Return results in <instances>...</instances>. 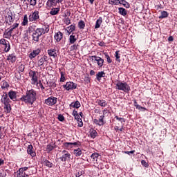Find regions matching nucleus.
Masks as SVG:
<instances>
[{
	"instance_id": "f257e3e1",
	"label": "nucleus",
	"mask_w": 177,
	"mask_h": 177,
	"mask_svg": "<svg viewBox=\"0 0 177 177\" xmlns=\"http://www.w3.org/2000/svg\"><path fill=\"white\" fill-rule=\"evenodd\" d=\"M21 102H24L27 104H34V102L37 100V91L34 89L27 91L25 95H23L21 99Z\"/></svg>"
},
{
	"instance_id": "f03ea898",
	"label": "nucleus",
	"mask_w": 177,
	"mask_h": 177,
	"mask_svg": "<svg viewBox=\"0 0 177 177\" xmlns=\"http://www.w3.org/2000/svg\"><path fill=\"white\" fill-rule=\"evenodd\" d=\"M46 32H49V27L45 26V28H37L32 35L33 42H39V37L44 34H46Z\"/></svg>"
},
{
	"instance_id": "7ed1b4c3",
	"label": "nucleus",
	"mask_w": 177,
	"mask_h": 177,
	"mask_svg": "<svg viewBox=\"0 0 177 177\" xmlns=\"http://www.w3.org/2000/svg\"><path fill=\"white\" fill-rule=\"evenodd\" d=\"M1 103L4 104V111L5 113H9L10 111H12V106L10 105V103H12V101L10 100V98H9L8 95L6 93H3V94L1 95Z\"/></svg>"
},
{
	"instance_id": "20e7f679",
	"label": "nucleus",
	"mask_w": 177,
	"mask_h": 177,
	"mask_svg": "<svg viewBox=\"0 0 177 177\" xmlns=\"http://www.w3.org/2000/svg\"><path fill=\"white\" fill-rule=\"evenodd\" d=\"M115 88L116 89H118V91H122L125 93H129L131 91V86H129V84L125 82H118Z\"/></svg>"
},
{
	"instance_id": "39448f33",
	"label": "nucleus",
	"mask_w": 177,
	"mask_h": 177,
	"mask_svg": "<svg viewBox=\"0 0 177 177\" xmlns=\"http://www.w3.org/2000/svg\"><path fill=\"white\" fill-rule=\"evenodd\" d=\"M90 59H91L92 62H94V63H97L99 68H102L103 67V64H104V59L102 57L93 55L90 57Z\"/></svg>"
},
{
	"instance_id": "423d86ee",
	"label": "nucleus",
	"mask_w": 177,
	"mask_h": 177,
	"mask_svg": "<svg viewBox=\"0 0 177 177\" xmlns=\"http://www.w3.org/2000/svg\"><path fill=\"white\" fill-rule=\"evenodd\" d=\"M62 156L59 158V160L62 161V162H66V161H70L71 160V153L66 150H63L61 151Z\"/></svg>"
},
{
	"instance_id": "0eeeda50",
	"label": "nucleus",
	"mask_w": 177,
	"mask_h": 177,
	"mask_svg": "<svg viewBox=\"0 0 177 177\" xmlns=\"http://www.w3.org/2000/svg\"><path fill=\"white\" fill-rule=\"evenodd\" d=\"M29 76L31 78L32 85H35V84L38 83V72L30 71Z\"/></svg>"
},
{
	"instance_id": "6e6552de",
	"label": "nucleus",
	"mask_w": 177,
	"mask_h": 177,
	"mask_svg": "<svg viewBox=\"0 0 177 177\" xmlns=\"http://www.w3.org/2000/svg\"><path fill=\"white\" fill-rule=\"evenodd\" d=\"M29 21H38L39 20V12L35 10V12H30L28 17Z\"/></svg>"
},
{
	"instance_id": "1a4fd4ad",
	"label": "nucleus",
	"mask_w": 177,
	"mask_h": 177,
	"mask_svg": "<svg viewBox=\"0 0 177 177\" xmlns=\"http://www.w3.org/2000/svg\"><path fill=\"white\" fill-rule=\"evenodd\" d=\"M62 86L66 91H74V89H77V84L73 82H67L66 84H64Z\"/></svg>"
},
{
	"instance_id": "9d476101",
	"label": "nucleus",
	"mask_w": 177,
	"mask_h": 177,
	"mask_svg": "<svg viewBox=\"0 0 177 177\" xmlns=\"http://www.w3.org/2000/svg\"><path fill=\"white\" fill-rule=\"evenodd\" d=\"M44 103L47 104V106H55V104L57 103V97L53 96L49 97L45 100Z\"/></svg>"
},
{
	"instance_id": "9b49d317",
	"label": "nucleus",
	"mask_w": 177,
	"mask_h": 177,
	"mask_svg": "<svg viewBox=\"0 0 177 177\" xmlns=\"http://www.w3.org/2000/svg\"><path fill=\"white\" fill-rule=\"evenodd\" d=\"M28 169V167H21L19 171H17V177H26L28 175L26 174V171Z\"/></svg>"
},
{
	"instance_id": "f8f14e48",
	"label": "nucleus",
	"mask_w": 177,
	"mask_h": 177,
	"mask_svg": "<svg viewBox=\"0 0 177 177\" xmlns=\"http://www.w3.org/2000/svg\"><path fill=\"white\" fill-rule=\"evenodd\" d=\"M62 2H63V0H48L47 5L50 8L53 6H59Z\"/></svg>"
},
{
	"instance_id": "ddd939ff",
	"label": "nucleus",
	"mask_w": 177,
	"mask_h": 177,
	"mask_svg": "<svg viewBox=\"0 0 177 177\" xmlns=\"http://www.w3.org/2000/svg\"><path fill=\"white\" fill-rule=\"evenodd\" d=\"M54 39L56 41V42L59 44V42H61L63 39V33L60 31L55 32L54 35Z\"/></svg>"
},
{
	"instance_id": "4468645a",
	"label": "nucleus",
	"mask_w": 177,
	"mask_h": 177,
	"mask_svg": "<svg viewBox=\"0 0 177 177\" xmlns=\"http://www.w3.org/2000/svg\"><path fill=\"white\" fill-rule=\"evenodd\" d=\"M8 97L13 102H16L17 100V93L14 91H10L8 94Z\"/></svg>"
},
{
	"instance_id": "2eb2a0df",
	"label": "nucleus",
	"mask_w": 177,
	"mask_h": 177,
	"mask_svg": "<svg viewBox=\"0 0 177 177\" xmlns=\"http://www.w3.org/2000/svg\"><path fill=\"white\" fill-rule=\"evenodd\" d=\"M77 39H78V35L73 33L69 36L68 41L71 45H74L75 42H77Z\"/></svg>"
},
{
	"instance_id": "dca6fc26",
	"label": "nucleus",
	"mask_w": 177,
	"mask_h": 177,
	"mask_svg": "<svg viewBox=\"0 0 177 177\" xmlns=\"http://www.w3.org/2000/svg\"><path fill=\"white\" fill-rule=\"evenodd\" d=\"M48 55L53 57V59H55V57H57V52L56 50V48H50L48 50Z\"/></svg>"
},
{
	"instance_id": "f3484780",
	"label": "nucleus",
	"mask_w": 177,
	"mask_h": 177,
	"mask_svg": "<svg viewBox=\"0 0 177 177\" xmlns=\"http://www.w3.org/2000/svg\"><path fill=\"white\" fill-rule=\"evenodd\" d=\"M6 22L9 26H12V23H13V17H12V12H8L6 16Z\"/></svg>"
},
{
	"instance_id": "a211bd4d",
	"label": "nucleus",
	"mask_w": 177,
	"mask_h": 177,
	"mask_svg": "<svg viewBox=\"0 0 177 177\" xmlns=\"http://www.w3.org/2000/svg\"><path fill=\"white\" fill-rule=\"evenodd\" d=\"M77 145H78L77 142H65L64 143V147L66 150H71V149H73V147L77 146Z\"/></svg>"
},
{
	"instance_id": "6ab92c4d",
	"label": "nucleus",
	"mask_w": 177,
	"mask_h": 177,
	"mask_svg": "<svg viewBox=\"0 0 177 177\" xmlns=\"http://www.w3.org/2000/svg\"><path fill=\"white\" fill-rule=\"evenodd\" d=\"M104 115L100 116L99 119H94L93 122L96 124V125H99L100 127H102V125L104 124Z\"/></svg>"
},
{
	"instance_id": "aec40b11",
	"label": "nucleus",
	"mask_w": 177,
	"mask_h": 177,
	"mask_svg": "<svg viewBox=\"0 0 177 177\" xmlns=\"http://www.w3.org/2000/svg\"><path fill=\"white\" fill-rule=\"evenodd\" d=\"M27 153L28 154H30L31 157H35V151H34V147H32V145H30L28 146L27 149Z\"/></svg>"
},
{
	"instance_id": "412c9836",
	"label": "nucleus",
	"mask_w": 177,
	"mask_h": 177,
	"mask_svg": "<svg viewBox=\"0 0 177 177\" xmlns=\"http://www.w3.org/2000/svg\"><path fill=\"white\" fill-rule=\"evenodd\" d=\"M66 32H68V35L71 34V32H74L75 31V24H73L71 26H68L66 29Z\"/></svg>"
},
{
	"instance_id": "4be33fe9",
	"label": "nucleus",
	"mask_w": 177,
	"mask_h": 177,
	"mask_svg": "<svg viewBox=\"0 0 177 177\" xmlns=\"http://www.w3.org/2000/svg\"><path fill=\"white\" fill-rule=\"evenodd\" d=\"M45 62H48V57L46 55L43 56L39 59L37 62V66L39 67H41V66H44V63H45Z\"/></svg>"
},
{
	"instance_id": "5701e85b",
	"label": "nucleus",
	"mask_w": 177,
	"mask_h": 177,
	"mask_svg": "<svg viewBox=\"0 0 177 177\" xmlns=\"http://www.w3.org/2000/svg\"><path fill=\"white\" fill-rule=\"evenodd\" d=\"M83 153L84 149H82V148H77L73 151V154H75L76 157H81Z\"/></svg>"
},
{
	"instance_id": "b1692460",
	"label": "nucleus",
	"mask_w": 177,
	"mask_h": 177,
	"mask_svg": "<svg viewBox=\"0 0 177 177\" xmlns=\"http://www.w3.org/2000/svg\"><path fill=\"white\" fill-rule=\"evenodd\" d=\"M39 53H41L40 49H37L35 50H33L32 53L29 54L30 59H34V57H37L38 56Z\"/></svg>"
},
{
	"instance_id": "393cba45",
	"label": "nucleus",
	"mask_w": 177,
	"mask_h": 177,
	"mask_svg": "<svg viewBox=\"0 0 177 177\" xmlns=\"http://www.w3.org/2000/svg\"><path fill=\"white\" fill-rule=\"evenodd\" d=\"M60 73V79L59 82H66V80L67 77V75H66V72L59 71Z\"/></svg>"
},
{
	"instance_id": "a878e982",
	"label": "nucleus",
	"mask_w": 177,
	"mask_h": 177,
	"mask_svg": "<svg viewBox=\"0 0 177 177\" xmlns=\"http://www.w3.org/2000/svg\"><path fill=\"white\" fill-rule=\"evenodd\" d=\"M6 136V130H5V127H0V139H3Z\"/></svg>"
},
{
	"instance_id": "bb28decb",
	"label": "nucleus",
	"mask_w": 177,
	"mask_h": 177,
	"mask_svg": "<svg viewBox=\"0 0 177 177\" xmlns=\"http://www.w3.org/2000/svg\"><path fill=\"white\" fill-rule=\"evenodd\" d=\"M59 12H60V8H59V7L54 8L51 9L50 14L52 16H56V15H57L59 13Z\"/></svg>"
},
{
	"instance_id": "cd10ccee",
	"label": "nucleus",
	"mask_w": 177,
	"mask_h": 177,
	"mask_svg": "<svg viewBox=\"0 0 177 177\" xmlns=\"http://www.w3.org/2000/svg\"><path fill=\"white\" fill-rule=\"evenodd\" d=\"M102 23H103V18L100 17V18L95 22V29L100 28V26H102Z\"/></svg>"
},
{
	"instance_id": "c85d7f7f",
	"label": "nucleus",
	"mask_w": 177,
	"mask_h": 177,
	"mask_svg": "<svg viewBox=\"0 0 177 177\" xmlns=\"http://www.w3.org/2000/svg\"><path fill=\"white\" fill-rule=\"evenodd\" d=\"M42 164L48 168H52V167H53V163L46 159L43 160Z\"/></svg>"
},
{
	"instance_id": "c756f323",
	"label": "nucleus",
	"mask_w": 177,
	"mask_h": 177,
	"mask_svg": "<svg viewBox=\"0 0 177 177\" xmlns=\"http://www.w3.org/2000/svg\"><path fill=\"white\" fill-rule=\"evenodd\" d=\"M7 60L11 62V63H15L16 62V55L15 54H10L8 56Z\"/></svg>"
},
{
	"instance_id": "7c9ffc66",
	"label": "nucleus",
	"mask_w": 177,
	"mask_h": 177,
	"mask_svg": "<svg viewBox=\"0 0 177 177\" xmlns=\"http://www.w3.org/2000/svg\"><path fill=\"white\" fill-rule=\"evenodd\" d=\"M96 103H97L99 106H101V107H106V106H107V102H106L104 100H97Z\"/></svg>"
},
{
	"instance_id": "2f4dec72",
	"label": "nucleus",
	"mask_w": 177,
	"mask_h": 177,
	"mask_svg": "<svg viewBox=\"0 0 177 177\" xmlns=\"http://www.w3.org/2000/svg\"><path fill=\"white\" fill-rule=\"evenodd\" d=\"M1 89H8L10 85H9V83H8V82H6V80H3L1 82Z\"/></svg>"
},
{
	"instance_id": "473e14b6",
	"label": "nucleus",
	"mask_w": 177,
	"mask_h": 177,
	"mask_svg": "<svg viewBox=\"0 0 177 177\" xmlns=\"http://www.w3.org/2000/svg\"><path fill=\"white\" fill-rule=\"evenodd\" d=\"M70 107H73L74 109H80V107H81V104L79 101H76L75 102H72L70 104Z\"/></svg>"
},
{
	"instance_id": "72a5a7b5",
	"label": "nucleus",
	"mask_w": 177,
	"mask_h": 177,
	"mask_svg": "<svg viewBox=\"0 0 177 177\" xmlns=\"http://www.w3.org/2000/svg\"><path fill=\"white\" fill-rule=\"evenodd\" d=\"M104 75H106V73L104 72H98L96 75V78L97 81H100L102 80V77H104Z\"/></svg>"
},
{
	"instance_id": "f704fd0d",
	"label": "nucleus",
	"mask_w": 177,
	"mask_h": 177,
	"mask_svg": "<svg viewBox=\"0 0 177 177\" xmlns=\"http://www.w3.org/2000/svg\"><path fill=\"white\" fill-rule=\"evenodd\" d=\"M3 48L4 52L6 53L9 52V50H10V44H9V41L7 44H4L3 46Z\"/></svg>"
},
{
	"instance_id": "c9c22d12",
	"label": "nucleus",
	"mask_w": 177,
	"mask_h": 177,
	"mask_svg": "<svg viewBox=\"0 0 177 177\" xmlns=\"http://www.w3.org/2000/svg\"><path fill=\"white\" fill-rule=\"evenodd\" d=\"M119 5H123L124 8H129V3L125 0H119Z\"/></svg>"
},
{
	"instance_id": "e433bc0d",
	"label": "nucleus",
	"mask_w": 177,
	"mask_h": 177,
	"mask_svg": "<svg viewBox=\"0 0 177 177\" xmlns=\"http://www.w3.org/2000/svg\"><path fill=\"white\" fill-rule=\"evenodd\" d=\"M120 15H122V16H127V10L124 8H118Z\"/></svg>"
},
{
	"instance_id": "4c0bfd02",
	"label": "nucleus",
	"mask_w": 177,
	"mask_h": 177,
	"mask_svg": "<svg viewBox=\"0 0 177 177\" xmlns=\"http://www.w3.org/2000/svg\"><path fill=\"white\" fill-rule=\"evenodd\" d=\"M28 24V17L27 15L24 16L23 21L21 22V26H27Z\"/></svg>"
},
{
	"instance_id": "58836bf2",
	"label": "nucleus",
	"mask_w": 177,
	"mask_h": 177,
	"mask_svg": "<svg viewBox=\"0 0 177 177\" xmlns=\"http://www.w3.org/2000/svg\"><path fill=\"white\" fill-rule=\"evenodd\" d=\"M77 26L80 30H84V28H85V22L81 20L78 22Z\"/></svg>"
},
{
	"instance_id": "ea45409f",
	"label": "nucleus",
	"mask_w": 177,
	"mask_h": 177,
	"mask_svg": "<svg viewBox=\"0 0 177 177\" xmlns=\"http://www.w3.org/2000/svg\"><path fill=\"white\" fill-rule=\"evenodd\" d=\"M99 157H100V155L97 153H94L91 156L93 161H97V158H99Z\"/></svg>"
},
{
	"instance_id": "a19ab883",
	"label": "nucleus",
	"mask_w": 177,
	"mask_h": 177,
	"mask_svg": "<svg viewBox=\"0 0 177 177\" xmlns=\"http://www.w3.org/2000/svg\"><path fill=\"white\" fill-rule=\"evenodd\" d=\"M167 17H168V12L167 11H161V15L159 19H165Z\"/></svg>"
},
{
	"instance_id": "79ce46f5",
	"label": "nucleus",
	"mask_w": 177,
	"mask_h": 177,
	"mask_svg": "<svg viewBox=\"0 0 177 177\" xmlns=\"http://www.w3.org/2000/svg\"><path fill=\"white\" fill-rule=\"evenodd\" d=\"M64 23L66 26H70V24H71V19H70V18L68 17H65V18L64 19Z\"/></svg>"
},
{
	"instance_id": "37998d69",
	"label": "nucleus",
	"mask_w": 177,
	"mask_h": 177,
	"mask_svg": "<svg viewBox=\"0 0 177 177\" xmlns=\"http://www.w3.org/2000/svg\"><path fill=\"white\" fill-rule=\"evenodd\" d=\"M46 149L48 153H50V151H52V150H53L55 149V147H53V145L49 144L46 146Z\"/></svg>"
},
{
	"instance_id": "c03bdc74",
	"label": "nucleus",
	"mask_w": 177,
	"mask_h": 177,
	"mask_svg": "<svg viewBox=\"0 0 177 177\" xmlns=\"http://www.w3.org/2000/svg\"><path fill=\"white\" fill-rule=\"evenodd\" d=\"M25 2H28V3H30V5H31L32 6H35V5H37V0H24Z\"/></svg>"
},
{
	"instance_id": "a18cd8bd",
	"label": "nucleus",
	"mask_w": 177,
	"mask_h": 177,
	"mask_svg": "<svg viewBox=\"0 0 177 177\" xmlns=\"http://www.w3.org/2000/svg\"><path fill=\"white\" fill-rule=\"evenodd\" d=\"M115 118L121 122L122 127H124V122H125V119H124V118H119L118 116H115Z\"/></svg>"
},
{
	"instance_id": "49530a36",
	"label": "nucleus",
	"mask_w": 177,
	"mask_h": 177,
	"mask_svg": "<svg viewBox=\"0 0 177 177\" xmlns=\"http://www.w3.org/2000/svg\"><path fill=\"white\" fill-rule=\"evenodd\" d=\"M38 88H40L41 91H44L45 89V87H44V85H42V82L39 80V82L37 81V84H35Z\"/></svg>"
},
{
	"instance_id": "de8ad7c7",
	"label": "nucleus",
	"mask_w": 177,
	"mask_h": 177,
	"mask_svg": "<svg viewBox=\"0 0 177 177\" xmlns=\"http://www.w3.org/2000/svg\"><path fill=\"white\" fill-rule=\"evenodd\" d=\"M110 5H120V0H109Z\"/></svg>"
},
{
	"instance_id": "09e8293b",
	"label": "nucleus",
	"mask_w": 177,
	"mask_h": 177,
	"mask_svg": "<svg viewBox=\"0 0 177 177\" xmlns=\"http://www.w3.org/2000/svg\"><path fill=\"white\" fill-rule=\"evenodd\" d=\"M104 55L105 57L106 58L107 63H111L113 62V60H111V58L109 55L108 53H104Z\"/></svg>"
},
{
	"instance_id": "8fccbe9b",
	"label": "nucleus",
	"mask_w": 177,
	"mask_h": 177,
	"mask_svg": "<svg viewBox=\"0 0 177 177\" xmlns=\"http://www.w3.org/2000/svg\"><path fill=\"white\" fill-rule=\"evenodd\" d=\"M96 135H97V133L96 132V131L93 130L91 132V138H92L93 139H95L96 138Z\"/></svg>"
},
{
	"instance_id": "3c124183",
	"label": "nucleus",
	"mask_w": 177,
	"mask_h": 177,
	"mask_svg": "<svg viewBox=\"0 0 177 177\" xmlns=\"http://www.w3.org/2000/svg\"><path fill=\"white\" fill-rule=\"evenodd\" d=\"M115 57H116V60L118 62H120V57H121L120 55V51H116L115 53Z\"/></svg>"
},
{
	"instance_id": "603ef678",
	"label": "nucleus",
	"mask_w": 177,
	"mask_h": 177,
	"mask_svg": "<svg viewBox=\"0 0 177 177\" xmlns=\"http://www.w3.org/2000/svg\"><path fill=\"white\" fill-rule=\"evenodd\" d=\"M17 27H19V23L16 22L12 26H10V29L13 31V30L17 28Z\"/></svg>"
},
{
	"instance_id": "864d4df0",
	"label": "nucleus",
	"mask_w": 177,
	"mask_h": 177,
	"mask_svg": "<svg viewBox=\"0 0 177 177\" xmlns=\"http://www.w3.org/2000/svg\"><path fill=\"white\" fill-rule=\"evenodd\" d=\"M8 42H9L8 41H6V39H0V44L1 45H6V44H8Z\"/></svg>"
},
{
	"instance_id": "5fc2aeb1",
	"label": "nucleus",
	"mask_w": 177,
	"mask_h": 177,
	"mask_svg": "<svg viewBox=\"0 0 177 177\" xmlns=\"http://www.w3.org/2000/svg\"><path fill=\"white\" fill-rule=\"evenodd\" d=\"M136 109H137L138 110H142L143 111H146V108L141 106L140 105H137V106H136Z\"/></svg>"
},
{
	"instance_id": "6e6d98bb",
	"label": "nucleus",
	"mask_w": 177,
	"mask_h": 177,
	"mask_svg": "<svg viewBox=\"0 0 177 177\" xmlns=\"http://www.w3.org/2000/svg\"><path fill=\"white\" fill-rule=\"evenodd\" d=\"M24 68H25V66L23 64H21L19 66V71H20V73H23V71H24Z\"/></svg>"
},
{
	"instance_id": "4d7b16f0",
	"label": "nucleus",
	"mask_w": 177,
	"mask_h": 177,
	"mask_svg": "<svg viewBox=\"0 0 177 177\" xmlns=\"http://www.w3.org/2000/svg\"><path fill=\"white\" fill-rule=\"evenodd\" d=\"M141 164H142V165H143V167H145L146 168H147V167H149V163L145 162V160H142Z\"/></svg>"
},
{
	"instance_id": "13d9d810",
	"label": "nucleus",
	"mask_w": 177,
	"mask_h": 177,
	"mask_svg": "<svg viewBox=\"0 0 177 177\" xmlns=\"http://www.w3.org/2000/svg\"><path fill=\"white\" fill-rule=\"evenodd\" d=\"M77 122H78V126L80 128L84 126V123L82 122V119H80L79 120H77Z\"/></svg>"
},
{
	"instance_id": "bf43d9fd",
	"label": "nucleus",
	"mask_w": 177,
	"mask_h": 177,
	"mask_svg": "<svg viewBox=\"0 0 177 177\" xmlns=\"http://www.w3.org/2000/svg\"><path fill=\"white\" fill-rule=\"evenodd\" d=\"M0 177H6V171L3 170L2 171H0Z\"/></svg>"
},
{
	"instance_id": "052dcab7",
	"label": "nucleus",
	"mask_w": 177,
	"mask_h": 177,
	"mask_svg": "<svg viewBox=\"0 0 177 177\" xmlns=\"http://www.w3.org/2000/svg\"><path fill=\"white\" fill-rule=\"evenodd\" d=\"M59 121H64V116L63 115H58Z\"/></svg>"
},
{
	"instance_id": "680f3d73",
	"label": "nucleus",
	"mask_w": 177,
	"mask_h": 177,
	"mask_svg": "<svg viewBox=\"0 0 177 177\" xmlns=\"http://www.w3.org/2000/svg\"><path fill=\"white\" fill-rule=\"evenodd\" d=\"M125 154H133V153H135V150H133V151H123Z\"/></svg>"
},
{
	"instance_id": "e2e57ef3",
	"label": "nucleus",
	"mask_w": 177,
	"mask_h": 177,
	"mask_svg": "<svg viewBox=\"0 0 177 177\" xmlns=\"http://www.w3.org/2000/svg\"><path fill=\"white\" fill-rule=\"evenodd\" d=\"M77 46L76 44H73L71 46V50H75L77 49Z\"/></svg>"
},
{
	"instance_id": "0e129e2a",
	"label": "nucleus",
	"mask_w": 177,
	"mask_h": 177,
	"mask_svg": "<svg viewBox=\"0 0 177 177\" xmlns=\"http://www.w3.org/2000/svg\"><path fill=\"white\" fill-rule=\"evenodd\" d=\"M12 32H13L12 29L10 28L8 32H6L7 35L10 36V37H12Z\"/></svg>"
},
{
	"instance_id": "69168bd1",
	"label": "nucleus",
	"mask_w": 177,
	"mask_h": 177,
	"mask_svg": "<svg viewBox=\"0 0 177 177\" xmlns=\"http://www.w3.org/2000/svg\"><path fill=\"white\" fill-rule=\"evenodd\" d=\"M97 45H99V46H106V43L104 41H100L98 42Z\"/></svg>"
},
{
	"instance_id": "338daca9",
	"label": "nucleus",
	"mask_w": 177,
	"mask_h": 177,
	"mask_svg": "<svg viewBox=\"0 0 177 177\" xmlns=\"http://www.w3.org/2000/svg\"><path fill=\"white\" fill-rule=\"evenodd\" d=\"M24 34V38H28V30H26Z\"/></svg>"
},
{
	"instance_id": "774afa93",
	"label": "nucleus",
	"mask_w": 177,
	"mask_h": 177,
	"mask_svg": "<svg viewBox=\"0 0 177 177\" xmlns=\"http://www.w3.org/2000/svg\"><path fill=\"white\" fill-rule=\"evenodd\" d=\"M5 160H3L2 158H0V167L2 165H4Z\"/></svg>"
}]
</instances>
